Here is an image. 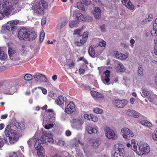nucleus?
<instances>
[{"label":"nucleus","instance_id":"f257e3e1","mask_svg":"<svg viewBox=\"0 0 157 157\" xmlns=\"http://www.w3.org/2000/svg\"><path fill=\"white\" fill-rule=\"evenodd\" d=\"M17 126L11 124L8 125L6 128L4 133L6 137L4 140L6 143L9 142L11 144L15 143L19 139V135L17 133Z\"/></svg>","mask_w":157,"mask_h":157},{"label":"nucleus","instance_id":"f03ea898","mask_svg":"<svg viewBox=\"0 0 157 157\" xmlns=\"http://www.w3.org/2000/svg\"><path fill=\"white\" fill-rule=\"evenodd\" d=\"M15 7L10 2H7L6 0H0V20L4 17H9L13 15L16 12Z\"/></svg>","mask_w":157,"mask_h":157},{"label":"nucleus","instance_id":"7ed1b4c3","mask_svg":"<svg viewBox=\"0 0 157 157\" xmlns=\"http://www.w3.org/2000/svg\"><path fill=\"white\" fill-rule=\"evenodd\" d=\"M150 151V148L148 144L144 142H140L139 144L138 149L136 153L140 155H147Z\"/></svg>","mask_w":157,"mask_h":157},{"label":"nucleus","instance_id":"20e7f679","mask_svg":"<svg viewBox=\"0 0 157 157\" xmlns=\"http://www.w3.org/2000/svg\"><path fill=\"white\" fill-rule=\"evenodd\" d=\"M48 4L43 0H40L36 3L35 4L34 9V11L40 13L42 12L44 9L47 8Z\"/></svg>","mask_w":157,"mask_h":157},{"label":"nucleus","instance_id":"39448f33","mask_svg":"<svg viewBox=\"0 0 157 157\" xmlns=\"http://www.w3.org/2000/svg\"><path fill=\"white\" fill-rule=\"evenodd\" d=\"M104 67H98L99 70V73L101 74L102 73L103 75L101 76V79L102 82L105 84H108L110 79L109 77L110 75V71L109 70H106L104 72H103L102 70Z\"/></svg>","mask_w":157,"mask_h":157},{"label":"nucleus","instance_id":"423d86ee","mask_svg":"<svg viewBox=\"0 0 157 157\" xmlns=\"http://www.w3.org/2000/svg\"><path fill=\"white\" fill-rule=\"evenodd\" d=\"M121 134L126 140H130L131 137H133L135 135L133 132L131 131L128 128L126 127L123 128L121 129Z\"/></svg>","mask_w":157,"mask_h":157},{"label":"nucleus","instance_id":"0eeeda50","mask_svg":"<svg viewBox=\"0 0 157 157\" xmlns=\"http://www.w3.org/2000/svg\"><path fill=\"white\" fill-rule=\"evenodd\" d=\"M27 0H6L7 2H10L15 7L16 10L15 14L18 13L21 9L24 7V2Z\"/></svg>","mask_w":157,"mask_h":157},{"label":"nucleus","instance_id":"6e6552de","mask_svg":"<svg viewBox=\"0 0 157 157\" xmlns=\"http://www.w3.org/2000/svg\"><path fill=\"white\" fill-rule=\"evenodd\" d=\"M89 32L88 31L84 32L82 38L79 39V37H77L75 39V44L77 46L80 47L82 46L85 43L88 38Z\"/></svg>","mask_w":157,"mask_h":157},{"label":"nucleus","instance_id":"1a4fd4ad","mask_svg":"<svg viewBox=\"0 0 157 157\" xmlns=\"http://www.w3.org/2000/svg\"><path fill=\"white\" fill-rule=\"evenodd\" d=\"M71 123L73 128L78 130L82 128V126L84 123V121L80 117H78L73 119Z\"/></svg>","mask_w":157,"mask_h":157},{"label":"nucleus","instance_id":"9d476101","mask_svg":"<svg viewBox=\"0 0 157 157\" xmlns=\"http://www.w3.org/2000/svg\"><path fill=\"white\" fill-rule=\"evenodd\" d=\"M115 146L118 147V148L116 150L112 157H125L124 146L119 144L116 145Z\"/></svg>","mask_w":157,"mask_h":157},{"label":"nucleus","instance_id":"9b49d317","mask_svg":"<svg viewBox=\"0 0 157 157\" xmlns=\"http://www.w3.org/2000/svg\"><path fill=\"white\" fill-rule=\"evenodd\" d=\"M105 136L109 139L112 140H116L118 136L115 132L109 127H106L104 128Z\"/></svg>","mask_w":157,"mask_h":157},{"label":"nucleus","instance_id":"f8f14e48","mask_svg":"<svg viewBox=\"0 0 157 157\" xmlns=\"http://www.w3.org/2000/svg\"><path fill=\"white\" fill-rule=\"evenodd\" d=\"M41 140H42L41 143H45L47 144L50 143L52 144L54 143L52 135L49 133H46L43 135Z\"/></svg>","mask_w":157,"mask_h":157},{"label":"nucleus","instance_id":"ddd939ff","mask_svg":"<svg viewBox=\"0 0 157 157\" xmlns=\"http://www.w3.org/2000/svg\"><path fill=\"white\" fill-rule=\"evenodd\" d=\"M113 105L116 107L121 108H123L128 103L127 100L125 99L120 100L118 99H115L112 101Z\"/></svg>","mask_w":157,"mask_h":157},{"label":"nucleus","instance_id":"4468645a","mask_svg":"<svg viewBox=\"0 0 157 157\" xmlns=\"http://www.w3.org/2000/svg\"><path fill=\"white\" fill-rule=\"evenodd\" d=\"M28 31L25 29H21L18 32V38L21 40H27Z\"/></svg>","mask_w":157,"mask_h":157},{"label":"nucleus","instance_id":"2eb2a0df","mask_svg":"<svg viewBox=\"0 0 157 157\" xmlns=\"http://www.w3.org/2000/svg\"><path fill=\"white\" fill-rule=\"evenodd\" d=\"M41 143H40L38 144H36L34 145V147L36 150L37 151V154L39 157H46L44 155L45 153V150L41 146Z\"/></svg>","mask_w":157,"mask_h":157},{"label":"nucleus","instance_id":"dca6fc26","mask_svg":"<svg viewBox=\"0 0 157 157\" xmlns=\"http://www.w3.org/2000/svg\"><path fill=\"white\" fill-rule=\"evenodd\" d=\"M15 91V87L12 86L11 84H9L3 88L2 91L6 94H12Z\"/></svg>","mask_w":157,"mask_h":157},{"label":"nucleus","instance_id":"f3484780","mask_svg":"<svg viewBox=\"0 0 157 157\" xmlns=\"http://www.w3.org/2000/svg\"><path fill=\"white\" fill-rule=\"evenodd\" d=\"M19 21L17 20H14L8 21L6 25V29L10 31H13L16 28L15 25H17Z\"/></svg>","mask_w":157,"mask_h":157},{"label":"nucleus","instance_id":"a211bd4d","mask_svg":"<svg viewBox=\"0 0 157 157\" xmlns=\"http://www.w3.org/2000/svg\"><path fill=\"white\" fill-rule=\"evenodd\" d=\"M67 102V98L63 95L59 96L57 99L55 101V103L60 106H63L65 104H66Z\"/></svg>","mask_w":157,"mask_h":157},{"label":"nucleus","instance_id":"6ab92c4d","mask_svg":"<svg viewBox=\"0 0 157 157\" xmlns=\"http://www.w3.org/2000/svg\"><path fill=\"white\" fill-rule=\"evenodd\" d=\"M75 110V105L74 103L72 102H70L65 109V112L68 114H71Z\"/></svg>","mask_w":157,"mask_h":157},{"label":"nucleus","instance_id":"aec40b11","mask_svg":"<svg viewBox=\"0 0 157 157\" xmlns=\"http://www.w3.org/2000/svg\"><path fill=\"white\" fill-rule=\"evenodd\" d=\"M48 123L44 125V128L47 129H49L53 126V123L55 121V117L54 116H52L50 118H48Z\"/></svg>","mask_w":157,"mask_h":157},{"label":"nucleus","instance_id":"412c9836","mask_svg":"<svg viewBox=\"0 0 157 157\" xmlns=\"http://www.w3.org/2000/svg\"><path fill=\"white\" fill-rule=\"evenodd\" d=\"M42 142L41 139H40L35 137L34 136L33 138L29 139L28 141V144L29 147H31L33 144H34V145L36 144H39Z\"/></svg>","mask_w":157,"mask_h":157},{"label":"nucleus","instance_id":"4be33fe9","mask_svg":"<svg viewBox=\"0 0 157 157\" xmlns=\"http://www.w3.org/2000/svg\"><path fill=\"white\" fill-rule=\"evenodd\" d=\"M73 16H75L78 21H85V18L83 15L79 13L77 10L73 11L72 12Z\"/></svg>","mask_w":157,"mask_h":157},{"label":"nucleus","instance_id":"5701e85b","mask_svg":"<svg viewBox=\"0 0 157 157\" xmlns=\"http://www.w3.org/2000/svg\"><path fill=\"white\" fill-rule=\"evenodd\" d=\"M35 79L40 82H46V78L45 76L40 73H37L33 76Z\"/></svg>","mask_w":157,"mask_h":157},{"label":"nucleus","instance_id":"b1692460","mask_svg":"<svg viewBox=\"0 0 157 157\" xmlns=\"http://www.w3.org/2000/svg\"><path fill=\"white\" fill-rule=\"evenodd\" d=\"M114 53L117 58L121 60H124L126 59L128 57L127 55H125L121 53L118 51L114 52Z\"/></svg>","mask_w":157,"mask_h":157},{"label":"nucleus","instance_id":"393cba45","mask_svg":"<svg viewBox=\"0 0 157 157\" xmlns=\"http://www.w3.org/2000/svg\"><path fill=\"white\" fill-rule=\"evenodd\" d=\"M114 53L117 58L121 60H124L126 59L128 57L127 55H125L121 53L118 51L114 52Z\"/></svg>","mask_w":157,"mask_h":157},{"label":"nucleus","instance_id":"a878e982","mask_svg":"<svg viewBox=\"0 0 157 157\" xmlns=\"http://www.w3.org/2000/svg\"><path fill=\"white\" fill-rule=\"evenodd\" d=\"M126 114L129 116L135 118L139 117L140 114L133 110L129 109L126 110Z\"/></svg>","mask_w":157,"mask_h":157},{"label":"nucleus","instance_id":"bb28decb","mask_svg":"<svg viewBox=\"0 0 157 157\" xmlns=\"http://www.w3.org/2000/svg\"><path fill=\"white\" fill-rule=\"evenodd\" d=\"M101 11L98 7H95L92 13L96 19H99L101 16Z\"/></svg>","mask_w":157,"mask_h":157},{"label":"nucleus","instance_id":"cd10ccee","mask_svg":"<svg viewBox=\"0 0 157 157\" xmlns=\"http://www.w3.org/2000/svg\"><path fill=\"white\" fill-rule=\"evenodd\" d=\"M122 4L128 9L133 10L135 9L134 6L133 5L130 0H121Z\"/></svg>","mask_w":157,"mask_h":157},{"label":"nucleus","instance_id":"c85d7f7f","mask_svg":"<svg viewBox=\"0 0 157 157\" xmlns=\"http://www.w3.org/2000/svg\"><path fill=\"white\" fill-rule=\"evenodd\" d=\"M116 69L118 72H124L125 69L123 65L120 62H118L116 64Z\"/></svg>","mask_w":157,"mask_h":157},{"label":"nucleus","instance_id":"c756f323","mask_svg":"<svg viewBox=\"0 0 157 157\" xmlns=\"http://www.w3.org/2000/svg\"><path fill=\"white\" fill-rule=\"evenodd\" d=\"M151 33L153 36H157V18L153 23V29L151 31Z\"/></svg>","mask_w":157,"mask_h":157},{"label":"nucleus","instance_id":"7c9ffc66","mask_svg":"<svg viewBox=\"0 0 157 157\" xmlns=\"http://www.w3.org/2000/svg\"><path fill=\"white\" fill-rule=\"evenodd\" d=\"M90 94L93 97L98 98H103L104 97V96L103 94L95 91H91L90 92Z\"/></svg>","mask_w":157,"mask_h":157},{"label":"nucleus","instance_id":"2f4dec72","mask_svg":"<svg viewBox=\"0 0 157 157\" xmlns=\"http://www.w3.org/2000/svg\"><path fill=\"white\" fill-rule=\"evenodd\" d=\"M86 130L90 134H92L93 133H97L98 132L97 128L96 127L91 126L87 127L86 128Z\"/></svg>","mask_w":157,"mask_h":157},{"label":"nucleus","instance_id":"473e14b6","mask_svg":"<svg viewBox=\"0 0 157 157\" xmlns=\"http://www.w3.org/2000/svg\"><path fill=\"white\" fill-rule=\"evenodd\" d=\"M28 37L27 40L29 41H32L36 38V36L35 33L34 32H30L28 31Z\"/></svg>","mask_w":157,"mask_h":157},{"label":"nucleus","instance_id":"72a5a7b5","mask_svg":"<svg viewBox=\"0 0 157 157\" xmlns=\"http://www.w3.org/2000/svg\"><path fill=\"white\" fill-rule=\"evenodd\" d=\"M142 93L143 94L148 98V100L150 102H152L153 101L152 99H151V97H149L150 93L149 92L148 90L145 88H143L142 89Z\"/></svg>","mask_w":157,"mask_h":157},{"label":"nucleus","instance_id":"f704fd0d","mask_svg":"<svg viewBox=\"0 0 157 157\" xmlns=\"http://www.w3.org/2000/svg\"><path fill=\"white\" fill-rule=\"evenodd\" d=\"M90 141L92 143V145L95 148L98 147L101 143L100 141L97 139H91Z\"/></svg>","mask_w":157,"mask_h":157},{"label":"nucleus","instance_id":"c9c22d12","mask_svg":"<svg viewBox=\"0 0 157 157\" xmlns=\"http://www.w3.org/2000/svg\"><path fill=\"white\" fill-rule=\"evenodd\" d=\"M140 124L142 125L147 127L149 128L152 127V125L151 123L146 120H142L140 121Z\"/></svg>","mask_w":157,"mask_h":157},{"label":"nucleus","instance_id":"e433bc0d","mask_svg":"<svg viewBox=\"0 0 157 157\" xmlns=\"http://www.w3.org/2000/svg\"><path fill=\"white\" fill-rule=\"evenodd\" d=\"M131 145L132 146V149L135 152L136 150L138 149L139 144L136 143V140L134 139H132L131 140Z\"/></svg>","mask_w":157,"mask_h":157},{"label":"nucleus","instance_id":"4c0bfd02","mask_svg":"<svg viewBox=\"0 0 157 157\" xmlns=\"http://www.w3.org/2000/svg\"><path fill=\"white\" fill-rule=\"evenodd\" d=\"M149 97H151V99H152L153 101L152 102H151L153 104L157 103V96L153 92H150Z\"/></svg>","mask_w":157,"mask_h":157},{"label":"nucleus","instance_id":"58836bf2","mask_svg":"<svg viewBox=\"0 0 157 157\" xmlns=\"http://www.w3.org/2000/svg\"><path fill=\"white\" fill-rule=\"evenodd\" d=\"M94 45H91L89 48V53L90 56L92 57H93L95 54V51L94 49Z\"/></svg>","mask_w":157,"mask_h":157},{"label":"nucleus","instance_id":"ea45409f","mask_svg":"<svg viewBox=\"0 0 157 157\" xmlns=\"http://www.w3.org/2000/svg\"><path fill=\"white\" fill-rule=\"evenodd\" d=\"M7 56L6 54L0 48V59L4 60L6 59L7 58Z\"/></svg>","mask_w":157,"mask_h":157},{"label":"nucleus","instance_id":"a19ab883","mask_svg":"<svg viewBox=\"0 0 157 157\" xmlns=\"http://www.w3.org/2000/svg\"><path fill=\"white\" fill-rule=\"evenodd\" d=\"M82 30V28L75 29L74 31L73 34L74 35H78L77 37H80L81 36V32Z\"/></svg>","mask_w":157,"mask_h":157},{"label":"nucleus","instance_id":"79ce46f5","mask_svg":"<svg viewBox=\"0 0 157 157\" xmlns=\"http://www.w3.org/2000/svg\"><path fill=\"white\" fill-rule=\"evenodd\" d=\"M77 6L79 10L82 11L85 10L84 5L81 2H79L77 3Z\"/></svg>","mask_w":157,"mask_h":157},{"label":"nucleus","instance_id":"37998d69","mask_svg":"<svg viewBox=\"0 0 157 157\" xmlns=\"http://www.w3.org/2000/svg\"><path fill=\"white\" fill-rule=\"evenodd\" d=\"M78 26V22L76 21H71L70 22L69 27L71 28L76 27Z\"/></svg>","mask_w":157,"mask_h":157},{"label":"nucleus","instance_id":"c03bdc74","mask_svg":"<svg viewBox=\"0 0 157 157\" xmlns=\"http://www.w3.org/2000/svg\"><path fill=\"white\" fill-rule=\"evenodd\" d=\"M66 21H63L59 22L57 25V27L58 29H61L63 27L66 25Z\"/></svg>","mask_w":157,"mask_h":157},{"label":"nucleus","instance_id":"a18cd8bd","mask_svg":"<svg viewBox=\"0 0 157 157\" xmlns=\"http://www.w3.org/2000/svg\"><path fill=\"white\" fill-rule=\"evenodd\" d=\"M153 16L152 14H150L148 15V17L144 20V21L145 22H149L152 20Z\"/></svg>","mask_w":157,"mask_h":157},{"label":"nucleus","instance_id":"49530a36","mask_svg":"<svg viewBox=\"0 0 157 157\" xmlns=\"http://www.w3.org/2000/svg\"><path fill=\"white\" fill-rule=\"evenodd\" d=\"M33 78L32 75L29 74H26L24 77V79L26 81L31 80Z\"/></svg>","mask_w":157,"mask_h":157},{"label":"nucleus","instance_id":"de8ad7c7","mask_svg":"<svg viewBox=\"0 0 157 157\" xmlns=\"http://www.w3.org/2000/svg\"><path fill=\"white\" fill-rule=\"evenodd\" d=\"M93 111L97 114H101L103 112V110L98 107H96L93 109Z\"/></svg>","mask_w":157,"mask_h":157},{"label":"nucleus","instance_id":"09e8293b","mask_svg":"<svg viewBox=\"0 0 157 157\" xmlns=\"http://www.w3.org/2000/svg\"><path fill=\"white\" fill-rule=\"evenodd\" d=\"M45 36V33L44 31L42 30L40 34V41L41 42H42L44 39Z\"/></svg>","mask_w":157,"mask_h":157},{"label":"nucleus","instance_id":"8fccbe9b","mask_svg":"<svg viewBox=\"0 0 157 157\" xmlns=\"http://www.w3.org/2000/svg\"><path fill=\"white\" fill-rule=\"evenodd\" d=\"M152 139L154 141H157V130H155L152 134Z\"/></svg>","mask_w":157,"mask_h":157},{"label":"nucleus","instance_id":"3c124183","mask_svg":"<svg viewBox=\"0 0 157 157\" xmlns=\"http://www.w3.org/2000/svg\"><path fill=\"white\" fill-rule=\"evenodd\" d=\"M99 45L100 46L105 47L106 46V43L105 41L101 40L99 42Z\"/></svg>","mask_w":157,"mask_h":157},{"label":"nucleus","instance_id":"603ef678","mask_svg":"<svg viewBox=\"0 0 157 157\" xmlns=\"http://www.w3.org/2000/svg\"><path fill=\"white\" fill-rule=\"evenodd\" d=\"M154 42L155 44L154 52L155 55H157V39L154 40Z\"/></svg>","mask_w":157,"mask_h":157},{"label":"nucleus","instance_id":"864d4df0","mask_svg":"<svg viewBox=\"0 0 157 157\" xmlns=\"http://www.w3.org/2000/svg\"><path fill=\"white\" fill-rule=\"evenodd\" d=\"M16 52L15 50H14L11 48H9L8 50V53L10 56H12L13 54Z\"/></svg>","mask_w":157,"mask_h":157},{"label":"nucleus","instance_id":"5fc2aeb1","mask_svg":"<svg viewBox=\"0 0 157 157\" xmlns=\"http://www.w3.org/2000/svg\"><path fill=\"white\" fill-rule=\"evenodd\" d=\"M82 145V144L80 142L79 140H78L76 141L73 144V147H76L78 146L79 144Z\"/></svg>","mask_w":157,"mask_h":157},{"label":"nucleus","instance_id":"6e6d98bb","mask_svg":"<svg viewBox=\"0 0 157 157\" xmlns=\"http://www.w3.org/2000/svg\"><path fill=\"white\" fill-rule=\"evenodd\" d=\"M92 114H85L84 115V117L86 119L90 121L91 118H92Z\"/></svg>","mask_w":157,"mask_h":157},{"label":"nucleus","instance_id":"4d7b16f0","mask_svg":"<svg viewBox=\"0 0 157 157\" xmlns=\"http://www.w3.org/2000/svg\"><path fill=\"white\" fill-rule=\"evenodd\" d=\"M138 75H139L140 76H141L143 75V69L142 67H141L140 66H139L138 67Z\"/></svg>","mask_w":157,"mask_h":157},{"label":"nucleus","instance_id":"13d9d810","mask_svg":"<svg viewBox=\"0 0 157 157\" xmlns=\"http://www.w3.org/2000/svg\"><path fill=\"white\" fill-rule=\"evenodd\" d=\"M98 119L97 117L92 114L90 121H92L94 122H97L98 121Z\"/></svg>","mask_w":157,"mask_h":157},{"label":"nucleus","instance_id":"bf43d9fd","mask_svg":"<svg viewBox=\"0 0 157 157\" xmlns=\"http://www.w3.org/2000/svg\"><path fill=\"white\" fill-rule=\"evenodd\" d=\"M92 20V18L90 16L87 15L85 18V21L88 22L91 21Z\"/></svg>","mask_w":157,"mask_h":157},{"label":"nucleus","instance_id":"052dcab7","mask_svg":"<svg viewBox=\"0 0 157 157\" xmlns=\"http://www.w3.org/2000/svg\"><path fill=\"white\" fill-rule=\"evenodd\" d=\"M94 2L96 3V4L99 6H104V5L102 3L100 0H92Z\"/></svg>","mask_w":157,"mask_h":157},{"label":"nucleus","instance_id":"680f3d73","mask_svg":"<svg viewBox=\"0 0 157 157\" xmlns=\"http://www.w3.org/2000/svg\"><path fill=\"white\" fill-rule=\"evenodd\" d=\"M63 155H64V156H63L62 155L61 156H60L57 155H54L53 157H65L68 155V153L66 151H63Z\"/></svg>","mask_w":157,"mask_h":157},{"label":"nucleus","instance_id":"e2e57ef3","mask_svg":"<svg viewBox=\"0 0 157 157\" xmlns=\"http://www.w3.org/2000/svg\"><path fill=\"white\" fill-rule=\"evenodd\" d=\"M130 46L132 48H133L134 46V44L135 43V40L133 39H131L130 40Z\"/></svg>","mask_w":157,"mask_h":157},{"label":"nucleus","instance_id":"0e129e2a","mask_svg":"<svg viewBox=\"0 0 157 157\" xmlns=\"http://www.w3.org/2000/svg\"><path fill=\"white\" fill-rule=\"evenodd\" d=\"M46 18L45 17H43L42 18L41 21V24L42 25H44L46 23Z\"/></svg>","mask_w":157,"mask_h":157},{"label":"nucleus","instance_id":"69168bd1","mask_svg":"<svg viewBox=\"0 0 157 157\" xmlns=\"http://www.w3.org/2000/svg\"><path fill=\"white\" fill-rule=\"evenodd\" d=\"M83 2L84 3V4L86 6H88L91 3V1L90 0H85L83 1Z\"/></svg>","mask_w":157,"mask_h":157},{"label":"nucleus","instance_id":"338daca9","mask_svg":"<svg viewBox=\"0 0 157 157\" xmlns=\"http://www.w3.org/2000/svg\"><path fill=\"white\" fill-rule=\"evenodd\" d=\"M75 65V63L73 62L72 61L70 63L68 64L69 67L71 69L74 67Z\"/></svg>","mask_w":157,"mask_h":157},{"label":"nucleus","instance_id":"774afa93","mask_svg":"<svg viewBox=\"0 0 157 157\" xmlns=\"http://www.w3.org/2000/svg\"><path fill=\"white\" fill-rule=\"evenodd\" d=\"M10 157H17V155L15 152H13L10 154Z\"/></svg>","mask_w":157,"mask_h":157}]
</instances>
